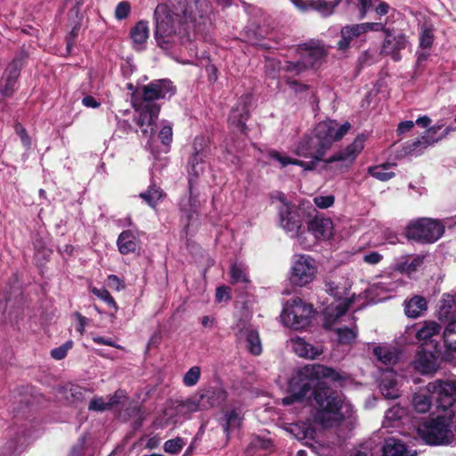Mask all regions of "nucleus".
I'll use <instances>...</instances> for the list:
<instances>
[{
  "instance_id": "1",
  "label": "nucleus",
  "mask_w": 456,
  "mask_h": 456,
  "mask_svg": "<svg viewBox=\"0 0 456 456\" xmlns=\"http://www.w3.org/2000/svg\"><path fill=\"white\" fill-rule=\"evenodd\" d=\"M343 379L331 368L321 364L305 365L291 378L289 383L290 395L282 399V404L299 403L311 393L317 403L314 414L316 424L327 428L336 427L346 419L351 420L354 414V406L328 386L330 381L339 382Z\"/></svg>"
},
{
  "instance_id": "2",
  "label": "nucleus",
  "mask_w": 456,
  "mask_h": 456,
  "mask_svg": "<svg viewBox=\"0 0 456 456\" xmlns=\"http://www.w3.org/2000/svg\"><path fill=\"white\" fill-rule=\"evenodd\" d=\"M208 5L204 0H167L154 11V36L158 45L165 51L178 43H189V53L198 56L197 46L191 43L190 29L203 34L211 25Z\"/></svg>"
},
{
  "instance_id": "3",
  "label": "nucleus",
  "mask_w": 456,
  "mask_h": 456,
  "mask_svg": "<svg viewBox=\"0 0 456 456\" xmlns=\"http://www.w3.org/2000/svg\"><path fill=\"white\" fill-rule=\"evenodd\" d=\"M364 142L365 136L359 134L344 151L325 159L327 151L313 133L312 134H306L301 137L295 142L292 148V152L296 156L309 159L308 161L292 158L287 153L276 150L269 151L267 156L270 160L276 162L280 168H285L289 165H294L302 167L304 171H314L324 168L327 164L335 161H343L346 164H352L357 155L362 151Z\"/></svg>"
},
{
  "instance_id": "4",
  "label": "nucleus",
  "mask_w": 456,
  "mask_h": 456,
  "mask_svg": "<svg viewBox=\"0 0 456 456\" xmlns=\"http://www.w3.org/2000/svg\"><path fill=\"white\" fill-rule=\"evenodd\" d=\"M326 291L333 296L338 300L335 304H331L325 311L324 326L327 329H332L337 335V339L340 344H351L357 336V330L355 325L352 323L351 327L337 325L339 323L345 313L349 309L354 302L360 297L353 294L348 297L347 289L350 284L347 281H345L344 287L340 288L338 283L335 281H328L325 284Z\"/></svg>"
},
{
  "instance_id": "5",
  "label": "nucleus",
  "mask_w": 456,
  "mask_h": 456,
  "mask_svg": "<svg viewBox=\"0 0 456 456\" xmlns=\"http://www.w3.org/2000/svg\"><path fill=\"white\" fill-rule=\"evenodd\" d=\"M193 151L188 162L189 195L180 202L181 211L189 220L198 212L201 206L199 191L195 187V180L204 172L205 159L209 154L208 141L203 136H198L193 142Z\"/></svg>"
},
{
  "instance_id": "6",
  "label": "nucleus",
  "mask_w": 456,
  "mask_h": 456,
  "mask_svg": "<svg viewBox=\"0 0 456 456\" xmlns=\"http://www.w3.org/2000/svg\"><path fill=\"white\" fill-rule=\"evenodd\" d=\"M430 395L436 399L437 406L447 411L456 402V380L437 379L427 385L426 392L416 393L411 400V405L416 412L426 413L429 411Z\"/></svg>"
},
{
  "instance_id": "7",
  "label": "nucleus",
  "mask_w": 456,
  "mask_h": 456,
  "mask_svg": "<svg viewBox=\"0 0 456 456\" xmlns=\"http://www.w3.org/2000/svg\"><path fill=\"white\" fill-rule=\"evenodd\" d=\"M273 199L278 200L280 203L278 212L281 227L286 232L290 233L291 237H296L297 242L301 244L304 248H308L310 245L305 242V232L301 231V212L303 208H296L287 200L285 195L281 192H277Z\"/></svg>"
},
{
  "instance_id": "8",
  "label": "nucleus",
  "mask_w": 456,
  "mask_h": 456,
  "mask_svg": "<svg viewBox=\"0 0 456 456\" xmlns=\"http://www.w3.org/2000/svg\"><path fill=\"white\" fill-rule=\"evenodd\" d=\"M448 411L445 415L428 420L418 428V434L426 444L444 445L452 443L454 437L451 421L452 411Z\"/></svg>"
},
{
  "instance_id": "9",
  "label": "nucleus",
  "mask_w": 456,
  "mask_h": 456,
  "mask_svg": "<svg viewBox=\"0 0 456 456\" xmlns=\"http://www.w3.org/2000/svg\"><path fill=\"white\" fill-rule=\"evenodd\" d=\"M313 306L299 297L289 300L283 306L281 319L282 323L293 330L306 328L313 318Z\"/></svg>"
},
{
  "instance_id": "10",
  "label": "nucleus",
  "mask_w": 456,
  "mask_h": 456,
  "mask_svg": "<svg viewBox=\"0 0 456 456\" xmlns=\"http://www.w3.org/2000/svg\"><path fill=\"white\" fill-rule=\"evenodd\" d=\"M317 272L318 265L311 256L296 255L289 271V281L295 286L304 287L314 281Z\"/></svg>"
},
{
  "instance_id": "11",
  "label": "nucleus",
  "mask_w": 456,
  "mask_h": 456,
  "mask_svg": "<svg viewBox=\"0 0 456 456\" xmlns=\"http://www.w3.org/2000/svg\"><path fill=\"white\" fill-rule=\"evenodd\" d=\"M444 232V224L439 220L421 218L407 227L409 238L432 243L439 240Z\"/></svg>"
},
{
  "instance_id": "12",
  "label": "nucleus",
  "mask_w": 456,
  "mask_h": 456,
  "mask_svg": "<svg viewBox=\"0 0 456 456\" xmlns=\"http://www.w3.org/2000/svg\"><path fill=\"white\" fill-rule=\"evenodd\" d=\"M203 411L197 394L186 400L176 402L174 406L164 411L163 417L157 420L156 426L165 428L170 424H176L182 420V416Z\"/></svg>"
},
{
  "instance_id": "13",
  "label": "nucleus",
  "mask_w": 456,
  "mask_h": 456,
  "mask_svg": "<svg viewBox=\"0 0 456 456\" xmlns=\"http://www.w3.org/2000/svg\"><path fill=\"white\" fill-rule=\"evenodd\" d=\"M351 128L349 122L338 123L333 119H327L316 125L314 134L328 151L335 142L341 140Z\"/></svg>"
},
{
  "instance_id": "14",
  "label": "nucleus",
  "mask_w": 456,
  "mask_h": 456,
  "mask_svg": "<svg viewBox=\"0 0 456 456\" xmlns=\"http://www.w3.org/2000/svg\"><path fill=\"white\" fill-rule=\"evenodd\" d=\"M298 50L302 59L296 62H287L284 69L288 72L299 74L306 68L316 65L326 53L323 46L315 43L301 45Z\"/></svg>"
},
{
  "instance_id": "15",
  "label": "nucleus",
  "mask_w": 456,
  "mask_h": 456,
  "mask_svg": "<svg viewBox=\"0 0 456 456\" xmlns=\"http://www.w3.org/2000/svg\"><path fill=\"white\" fill-rule=\"evenodd\" d=\"M233 329L238 340L245 341L251 354L255 355L261 354L262 345L258 332L248 322L240 321Z\"/></svg>"
},
{
  "instance_id": "16",
  "label": "nucleus",
  "mask_w": 456,
  "mask_h": 456,
  "mask_svg": "<svg viewBox=\"0 0 456 456\" xmlns=\"http://www.w3.org/2000/svg\"><path fill=\"white\" fill-rule=\"evenodd\" d=\"M175 93V87L170 80H155L142 87V100L147 102H151L159 99L170 98Z\"/></svg>"
},
{
  "instance_id": "17",
  "label": "nucleus",
  "mask_w": 456,
  "mask_h": 456,
  "mask_svg": "<svg viewBox=\"0 0 456 456\" xmlns=\"http://www.w3.org/2000/svg\"><path fill=\"white\" fill-rule=\"evenodd\" d=\"M139 116L137 125L145 135H151L154 132V123L159 113V107L152 102H142L137 109Z\"/></svg>"
},
{
  "instance_id": "18",
  "label": "nucleus",
  "mask_w": 456,
  "mask_h": 456,
  "mask_svg": "<svg viewBox=\"0 0 456 456\" xmlns=\"http://www.w3.org/2000/svg\"><path fill=\"white\" fill-rule=\"evenodd\" d=\"M307 230L317 240H328L333 237L334 225L330 218L315 216L307 222Z\"/></svg>"
},
{
  "instance_id": "19",
  "label": "nucleus",
  "mask_w": 456,
  "mask_h": 456,
  "mask_svg": "<svg viewBox=\"0 0 456 456\" xmlns=\"http://www.w3.org/2000/svg\"><path fill=\"white\" fill-rule=\"evenodd\" d=\"M403 376L395 371L384 370L381 374L379 389L387 399H396L401 395L400 383Z\"/></svg>"
},
{
  "instance_id": "20",
  "label": "nucleus",
  "mask_w": 456,
  "mask_h": 456,
  "mask_svg": "<svg viewBox=\"0 0 456 456\" xmlns=\"http://www.w3.org/2000/svg\"><path fill=\"white\" fill-rule=\"evenodd\" d=\"M373 354L376 356L379 367L384 370H395V366L398 363L400 359V352L397 348L390 346L382 345L374 347Z\"/></svg>"
},
{
  "instance_id": "21",
  "label": "nucleus",
  "mask_w": 456,
  "mask_h": 456,
  "mask_svg": "<svg viewBox=\"0 0 456 456\" xmlns=\"http://www.w3.org/2000/svg\"><path fill=\"white\" fill-rule=\"evenodd\" d=\"M386 37L382 45V53L390 55L395 61L401 60L400 51L408 45L407 37L403 34H393L389 29L385 34Z\"/></svg>"
},
{
  "instance_id": "22",
  "label": "nucleus",
  "mask_w": 456,
  "mask_h": 456,
  "mask_svg": "<svg viewBox=\"0 0 456 456\" xmlns=\"http://www.w3.org/2000/svg\"><path fill=\"white\" fill-rule=\"evenodd\" d=\"M22 63L21 60L14 59L4 70L0 82V91L4 96H10L14 91Z\"/></svg>"
},
{
  "instance_id": "23",
  "label": "nucleus",
  "mask_w": 456,
  "mask_h": 456,
  "mask_svg": "<svg viewBox=\"0 0 456 456\" xmlns=\"http://www.w3.org/2000/svg\"><path fill=\"white\" fill-rule=\"evenodd\" d=\"M248 96H245L240 98V102L236 106H234L231 111L229 116V125L230 126L238 132L244 133L246 130V121L248 118V108L247 105Z\"/></svg>"
},
{
  "instance_id": "24",
  "label": "nucleus",
  "mask_w": 456,
  "mask_h": 456,
  "mask_svg": "<svg viewBox=\"0 0 456 456\" xmlns=\"http://www.w3.org/2000/svg\"><path fill=\"white\" fill-rule=\"evenodd\" d=\"M289 343L295 354L302 358L315 359L323 352L321 346H314L300 337L292 338Z\"/></svg>"
},
{
  "instance_id": "25",
  "label": "nucleus",
  "mask_w": 456,
  "mask_h": 456,
  "mask_svg": "<svg viewBox=\"0 0 456 456\" xmlns=\"http://www.w3.org/2000/svg\"><path fill=\"white\" fill-rule=\"evenodd\" d=\"M203 411L222 404L227 397L226 392L221 387H209L197 393Z\"/></svg>"
},
{
  "instance_id": "26",
  "label": "nucleus",
  "mask_w": 456,
  "mask_h": 456,
  "mask_svg": "<svg viewBox=\"0 0 456 456\" xmlns=\"http://www.w3.org/2000/svg\"><path fill=\"white\" fill-rule=\"evenodd\" d=\"M416 370L422 374L434 373L438 369L437 358L432 352L418 351L412 362Z\"/></svg>"
},
{
  "instance_id": "27",
  "label": "nucleus",
  "mask_w": 456,
  "mask_h": 456,
  "mask_svg": "<svg viewBox=\"0 0 456 456\" xmlns=\"http://www.w3.org/2000/svg\"><path fill=\"white\" fill-rule=\"evenodd\" d=\"M398 285L397 281H393L388 278L373 283L370 288V293L373 296V301L378 303L389 298L391 296L387 294L395 291Z\"/></svg>"
},
{
  "instance_id": "28",
  "label": "nucleus",
  "mask_w": 456,
  "mask_h": 456,
  "mask_svg": "<svg viewBox=\"0 0 456 456\" xmlns=\"http://www.w3.org/2000/svg\"><path fill=\"white\" fill-rule=\"evenodd\" d=\"M130 36L134 45V48L139 51L142 50L150 36V28L148 21L139 20L132 28Z\"/></svg>"
},
{
  "instance_id": "29",
  "label": "nucleus",
  "mask_w": 456,
  "mask_h": 456,
  "mask_svg": "<svg viewBox=\"0 0 456 456\" xmlns=\"http://www.w3.org/2000/svg\"><path fill=\"white\" fill-rule=\"evenodd\" d=\"M416 452L406 449L405 444L391 437L386 440L382 456H415Z\"/></svg>"
},
{
  "instance_id": "30",
  "label": "nucleus",
  "mask_w": 456,
  "mask_h": 456,
  "mask_svg": "<svg viewBox=\"0 0 456 456\" xmlns=\"http://www.w3.org/2000/svg\"><path fill=\"white\" fill-rule=\"evenodd\" d=\"M117 245L122 255L134 253L138 247V239L132 231H124L119 234Z\"/></svg>"
},
{
  "instance_id": "31",
  "label": "nucleus",
  "mask_w": 456,
  "mask_h": 456,
  "mask_svg": "<svg viewBox=\"0 0 456 456\" xmlns=\"http://www.w3.org/2000/svg\"><path fill=\"white\" fill-rule=\"evenodd\" d=\"M427 310V300L420 296H414L404 301V313L409 318H418Z\"/></svg>"
},
{
  "instance_id": "32",
  "label": "nucleus",
  "mask_w": 456,
  "mask_h": 456,
  "mask_svg": "<svg viewBox=\"0 0 456 456\" xmlns=\"http://www.w3.org/2000/svg\"><path fill=\"white\" fill-rule=\"evenodd\" d=\"M442 137L433 138L424 134L415 141L408 142L405 147V151L410 155H419L428 146L437 142Z\"/></svg>"
},
{
  "instance_id": "33",
  "label": "nucleus",
  "mask_w": 456,
  "mask_h": 456,
  "mask_svg": "<svg viewBox=\"0 0 456 456\" xmlns=\"http://www.w3.org/2000/svg\"><path fill=\"white\" fill-rule=\"evenodd\" d=\"M456 305L452 296H444L439 304L438 317L441 321H447L450 322L455 318Z\"/></svg>"
},
{
  "instance_id": "34",
  "label": "nucleus",
  "mask_w": 456,
  "mask_h": 456,
  "mask_svg": "<svg viewBox=\"0 0 456 456\" xmlns=\"http://www.w3.org/2000/svg\"><path fill=\"white\" fill-rule=\"evenodd\" d=\"M342 0H312L311 10L316 11L322 17L330 16L335 9L341 4Z\"/></svg>"
},
{
  "instance_id": "35",
  "label": "nucleus",
  "mask_w": 456,
  "mask_h": 456,
  "mask_svg": "<svg viewBox=\"0 0 456 456\" xmlns=\"http://www.w3.org/2000/svg\"><path fill=\"white\" fill-rule=\"evenodd\" d=\"M441 331V326L435 321L424 322L422 327L416 332L419 341H428Z\"/></svg>"
},
{
  "instance_id": "36",
  "label": "nucleus",
  "mask_w": 456,
  "mask_h": 456,
  "mask_svg": "<svg viewBox=\"0 0 456 456\" xmlns=\"http://www.w3.org/2000/svg\"><path fill=\"white\" fill-rule=\"evenodd\" d=\"M407 413L406 409L400 405H394L389 408L385 414V419L383 422L384 427H395V422L403 419Z\"/></svg>"
},
{
  "instance_id": "37",
  "label": "nucleus",
  "mask_w": 456,
  "mask_h": 456,
  "mask_svg": "<svg viewBox=\"0 0 456 456\" xmlns=\"http://www.w3.org/2000/svg\"><path fill=\"white\" fill-rule=\"evenodd\" d=\"M394 164H384L380 166L371 167L369 168V173L373 177L385 182L394 177L395 173L391 170L394 167Z\"/></svg>"
},
{
  "instance_id": "38",
  "label": "nucleus",
  "mask_w": 456,
  "mask_h": 456,
  "mask_svg": "<svg viewBox=\"0 0 456 456\" xmlns=\"http://www.w3.org/2000/svg\"><path fill=\"white\" fill-rule=\"evenodd\" d=\"M445 346L452 351H456V320L448 322L444 331Z\"/></svg>"
},
{
  "instance_id": "39",
  "label": "nucleus",
  "mask_w": 456,
  "mask_h": 456,
  "mask_svg": "<svg viewBox=\"0 0 456 456\" xmlns=\"http://www.w3.org/2000/svg\"><path fill=\"white\" fill-rule=\"evenodd\" d=\"M241 411L238 409H231L225 413L224 431L229 433L231 430L238 428L241 422Z\"/></svg>"
},
{
  "instance_id": "40",
  "label": "nucleus",
  "mask_w": 456,
  "mask_h": 456,
  "mask_svg": "<svg viewBox=\"0 0 456 456\" xmlns=\"http://www.w3.org/2000/svg\"><path fill=\"white\" fill-rule=\"evenodd\" d=\"M231 277L233 282L248 283V270L241 263H235L231 266Z\"/></svg>"
},
{
  "instance_id": "41",
  "label": "nucleus",
  "mask_w": 456,
  "mask_h": 456,
  "mask_svg": "<svg viewBox=\"0 0 456 456\" xmlns=\"http://www.w3.org/2000/svg\"><path fill=\"white\" fill-rule=\"evenodd\" d=\"M140 197L151 208H155L158 201L162 198V191L156 185L150 186L149 189L140 193Z\"/></svg>"
},
{
  "instance_id": "42",
  "label": "nucleus",
  "mask_w": 456,
  "mask_h": 456,
  "mask_svg": "<svg viewBox=\"0 0 456 456\" xmlns=\"http://www.w3.org/2000/svg\"><path fill=\"white\" fill-rule=\"evenodd\" d=\"M348 5L352 4L359 11V19L362 20L374 5V0H346Z\"/></svg>"
},
{
  "instance_id": "43",
  "label": "nucleus",
  "mask_w": 456,
  "mask_h": 456,
  "mask_svg": "<svg viewBox=\"0 0 456 456\" xmlns=\"http://www.w3.org/2000/svg\"><path fill=\"white\" fill-rule=\"evenodd\" d=\"M434 42V29L426 24L421 26L419 46L423 49L430 48Z\"/></svg>"
},
{
  "instance_id": "44",
  "label": "nucleus",
  "mask_w": 456,
  "mask_h": 456,
  "mask_svg": "<svg viewBox=\"0 0 456 456\" xmlns=\"http://www.w3.org/2000/svg\"><path fill=\"white\" fill-rule=\"evenodd\" d=\"M201 370L199 366L190 368L183 377V383L185 387H194L200 380Z\"/></svg>"
},
{
  "instance_id": "45",
  "label": "nucleus",
  "mask_w": 456,
  "mask_h": 456,
  "mask_svg": "<svg viewBox=\"0 0 456 456\" xmlns=\"http://www.w3.org/2000/svg\"><path fill=\"white\" fill-rule=\"evenodd\" d=\"M287 62L288 61H284V63H281L280 61L275 59H266L265 65L266 74L271 77H275L280 70H284L288 72L284 69V66L286 65Z\"/></svg>"
},
{
  "instance_id": "46",
  "label": "nucleus",
  "mask_w": 456,
  "mask_h": 456,
  "mask_svg": "<svg viewBox=\"0 0 456 456\" xmlns=\"http://www.w3.org/2000/svg\"><path fill=\"white\" fill-rule=\"evenodd\" d=\"M91 292L98 298L105 302L109 306L112 307L115 311L118 309L116 301L106 289H97L94 287L91 289Z\"/></svg>"
},
{
  "instance_id": "47",
  "label": "nucleus",
  "mask_w": 456,
  "mask_h": 456,
  "mask_svg": "<svg viewBox=\"0 0 456 456\" xmlns=\"http://www.w3.org/2000/svg\"><path fill=\"white\" fill-rule=\"evenodd\" d=\"M356 38L354 33L351 31V28L348 26H345L341 29V39L338 42V47L339 50L345 51L346 50L352 40Z\"/></svg>"
},
{
  "instance_id": "48",
  "label": "nucleus",
  "mask_w": 456,
  "mask_h": 456,
  "mask_svg": "<svg viewBox=\"0 0 456 456\" xmlns=\"http://www.w3.org/2000/svg\"><path fill=\"white\" fill-rule=\"evenodd\" d=\"M423 263V257L420 256H415L408 260H406L402 265L403 272L411 275L412 273L418 270L419 267L421 266Z\"/></svg>"
},
{
  "instance_id": "49",
  "label": "nucleus",
  "mask_w": 456,
  "mask_h": 456,
  "mask_svg": "<svg viewBox=\"0 0 456 456\" xmlns=\"http://www.w3.org/2000/svg\"><path fill=\"white\" fill-rule=\"evenodd\" d=\"M185 445V442L181 437L167 440L164 444V451L167 453L176 454L181 452Z\"/></svg>"
},
{
  "instance_id": "50",
  "label": "nucleus",
  "mask_w": 456,
  "mask_h": 456,
  "mask_svg": "<svg viewBox=\"0 0 456 456\" xmlns=\"http://www.w3.org/2000/svg\"><path fill=\"white\" fill-rule=\"evenodd\" d=\"M131 12V5L127 1H122L118 4L115 9V18L122 20L127 18Z\"/></svg>"
},
{
  "instance_id": "51",
  "label": "nucleus",
  "mask_w": 456,
  "mask_h": 456,
  "mask_svg": "<svg viewBox=\"0 0 456 456\" xmlns=\"http://www.w3.org/2000/svg\"><path fill=\"white\" fill-rule=\"evenodd\" d=\"M73 346V342L71 340L67 341L62 346L56 347L51 351V355L55 360H61L66 355L68 351Z\"/></svg>"
},
{
  "instance_id": "52",
  "label": "nucleus",
  "mask_w": 456,
  "mask_h": 456,
  "mask_svg": "<svg viewBox=\"0 0 456 456\" xmlns=\"http://www.w3.org/2000/svg\"><path fill=\"white\" fill-rule=\"evenodd\" d=\"M364 32L367 33L369 31L373 32H382L384 35L388 33L389 28H387V23L382 21H374V22H363Z\"/></svg>"
},
{
  "instance_id": "53",
  "label": "nucleus",
  "mask_w": 456,
  "mask_h": 456,
  "mask_svg": "<svg viewBox=\"0 0 456 456\" xmlns=\"http://www.w3.org/2000/svg\"><path fill=\"white\" fill-rule=\"evenodd\" d=\"M159 138L164 145H169L171 143L173 140V129L169 124H163L159 133Z\"/></svg>"
},
{
  "instance_id": "54",
  "label": "nucleus",
  "mask_w": 456,
  "mask_h": 456,
  "mask_svg": "<svg viewBox=\"0 0 456 456\" xmlns=\"http://www.w3.org/2000/svg\"><path fill=\"white\" fill-rule=\"evenodd\" d=\"M314 202L319 208H328L333 205L334 197L332 195L316 196L314 199Z\"/></svg>"
},
{
  "instance_id": "55",
  "label": "nucleus",
  "mask_w": 456,
  "mask_h": 456,
  "mask_svg": "<svg viewBox=\"0 0 456 456\" xmlns=\"http://www.w3.org/2000/svg\"><path fill=\"white\" fill-rule=\"evenodd\" d=\"M88 409L94 411H103L108 410L109 407L107 401H105L103 397H94L91 400L88 405Z\"/></svg>"
},
{
  "instance_id": "56",
  "label": "nucleus",
  "mask_w": 456,
  "mask_h": 456,
  "mask_svg": "<svg viewBox=\"0 0 456 456\" xmlns=\"http://www.w3.org/2000/svg\"><path fill=\"white\" fill-rule=\"evenodd\" d=\"M126 399V393L124 390H117L115 394L110 395L107 401L109 409L119 403H123Z\"/></svg>"
},
{
  "instance_id": "57",
  "label": "nucleus",
  "mask_w": 456,
  "mask_h": 456,
  "mask_svg": "<svg viewBox=\"0 0 456 456\" xmlns=\"http://www.w3.org/2000/svg\"><path fill=\"white\" fill-rule=\"evenodd\" d=\"M383 259V256L376 251L365 253L362 256V261L370 265H376Z\"/></svg>"
},
{
  "instance_id": "58",
  "label": "nucleus",
  "mask_w": 456,
  "mask_h": 456,
  "mask_svg": "<svg viewBox=\"0 0 456 456\" xmlns=\"http://www.w3.org/2000/svg\"><path fill=\"white\" fill-rule=\"evenodd\" d=\"M108 286L117 291H121L125 289V283L117 275L110 274L107 277Z\"/></svg>"
},
{
  "instance_id": "59",
  "label": "nucleus",
  "mask_w": 456,
  "mask_h": 456,
  "mask_svg": "<svg viewBox=\"0 0 456 456\" xmlns=\"http://www.w3.org/2000/svg\"><path fill=\"white\" fill-rule=\"evenodd\" d=\"M374 11L379 18L385 16L388 13L390 6L388 4L383 1L374 0Z\"/></svg>"
},
{
  "instance_id": "60",
  "label": "nucleus",
  "mask_w": 456,
  "mask_h": 456,
  "mask_svg": "<svg viewBox=\"0 0 456 456\" xmlns=\"http://www.w3.org/2000/svg\"><path fill=\"white\" fill-rule=\"evenodd\" d=\"M73 315L77 320V324L76 330L77 332H79L80 335H83L85 332V329L90 321L88 318L83 316L78 312L74 313Z\"/></svg>"
},
{
  "instance_id": "61",
  "label": "nucleus",
  "mask_w": 456,
  "mask_h": 456,
  "mask_svg": "<svg viewBox=\"0 0 456 456\" xmlns=\"http://www.w3.org/2000/svg\"><path fill=\"white\" fill-rule=\"evenodd\" d=\"M291 4L300 12H307L311 11L310 3L312 0H289Z\"/></svg>"
},
{
  "instance_id": "62",
  "label": "nucleus",
  "mask_w": 456,
  "mask_h": 456,
  "mask_svg": "<svg viewBox=\"0 0 456 456\" xmlns=\"http://www.w3.org/2000/svg\"><path fill=\"white\" fill-rule=\"evenodd\" d=\"M216 299L217 302H227L230 299L229 289L226 287H220L216 289Z\"/></svg>"
},
{
  "instance_id": "63",
  "label": "nucleus",
  "mask_w": 456,
  "mask_h": 456,
  "mask_svg": "<svg viewBox=\"0 0 456 456\" xmlns=\"http://www.w3.org/2000/svg\"><path fill=\"white\" fill-rule=\"evenodd\" d=\"M16 133L20 137V140L23 143V145L27 148H28L31 144L30 139L26 132V130L20 125L16 126L15 127Z\"/></svg>"
},
{
  "instance_id": "64",
  "label": "nucleus",
  "mask_w": 456,
  "mask_h": 456,
  "mask_svg": "<svg viewBox=\"0 0 456 456\" xmlns=\"http://www.w3.org/2000/svg\"><path fill=\"white\" fill-rule=\"evenodd\" d=\"M371 455L372 454L370 453V452L369 450L368 444H362L359 447L354 448L350 454V456H371Z\"/></svg>"
}]
</instances>
